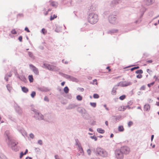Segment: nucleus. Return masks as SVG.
<instances>
[{
    "label": "nucleus",
    "instance_id": "33",
    "mask_svg": "<svg viewBox=\"0 0 159 159\" xmlns=\"http://www.w3.org/2000/svg\"><path fill=\"white\" fill-rule=\"evenodd\" d=\"M69 89L68 87L66 86L64 89V91L66 93H67L69 92Z\"/></svg>",
    "mask_w": 159,
    "mask_h": 159
},
{
    "label": "nucleus",
    "instance_id": "38",
    "mask_svg": "<svg viewBox=\"0 0 159 159\" xmlns=\"http://www.w3.org/2000/svg\"><path fill=\"white\" fill-rule=\"evenodd\" d=\"M57 17V15L54 14L53 16H50V20H54L55 18H56Z\"/></svg>",
    "mask_w": 159,
    "mask_h": 159
},
{
    "label": "nucleus",
    "instance_id": "20",
    "mask_svg": "<svg viewBox=\"0 0 159 159\" xmlns=\"http://www.w3.org/2000/svg\"><path fill=\"white\" fill-rule=\"evenodd\" d=\"M96 6L95 4H93L90 7V9L91 11H95L96 10Z\"/></svg>",
    "mask_w": 159,
    "mask_h": 159
},
{
    "label": "nucleus",
    "instance_id": "27",
    "mask_svg": "<svg viewBox=\"0 0 159 159\" xmlns=\"http://www.w3.org/2000/svg\"><path fill=\"white\" fill-rule=\"evenodd\" d=\"M21 89L22 91L25 93H27L28 92V88H26V87L25 86L22 87H21Z\"/></svg>",
    "mask_w": 159,
    "mask_h": 159
},
{
    "label": "nucleus",
    "instance_id": "23",
    "mask_svg": "<svg viewBox=\"0 0 159 159\" xmlns=\"http://www.w3.org/2000/svg\"><path fill=\"white\" fill-rule=\"evenodd\" d=\"M77 146L79 148V150L80 152L81 153H83V150L82 148V147L81 146L80 143H79V145H78Z\"/></svg>",
    "mask_w": 159,
    "mask_h": 159
},
{
    "label": "nucleus",
    "instance_id": "28",
    "mask_svg": "<svg viewBox=\"0 0 159 159\" xmlns=\"http://www.w3.org/2000/svg\"><path fill=\"white\" fill-rule=\"evenodd\" d=\"M50 4L53 7H56L58 5V3L55 2L54 1H50Z\"/></svg>",
    "mask_w": 159,
    "mask_h": 159
},
{
    "label": "nucleus",
    "instance_id": "58",
    "mask_svg": "<svg viewBox=\"0 0 159 159\" xmlns=\"http://www.w3.org/2000/svg\"><path fill=\"white\" fill-rule=\"evenodd\" d=\"M75 145L76 146H78L79 145V140L78 139H75Z\"/></svg>",
    "mask_w": 159,
    "mask_h": 159
},
{
    "label": "nucleus",
    "instance_id": "42",
    "mask_svg": "<svg viewBox=\"0 0 159 159\" xmlns=\"http://www.w3.org/2000/svg\"><path fill=\"white\" fill-rule=\"evenodd\" d=\"M14 73L15 74V76H16V77L18 78V77H19V75L17 72L16 70V69L15 70L14 72Z\"/></svg>",
    "mask_w": 159,
    "mask_h": 159
},
{
    "label": "nucleus",
    "instance_id": "5",
    "mask_svg": "<svg viewBox=\"0 0 159 159\" xmlns=\"http://www.w3.org/2000/svg\"><path fill=\"white\" fill-rule=\"evenodd\" d=\"M115 154L116 157L117 159H122L123 158V154L119 149H117L115 150Z\"/></svg>",
    "mask_w": 159,
    "mask_h": 159
},
{
    "label": "nucleus",
    "instance_id": "55",
    "mask_svg": "<svg viewBox=\"0 0 159 159\" xmlns=\"http://www.w3.org/2000/svg\"><path fill=\"white\" fill-rule=\"evenodd\" d=\"M30 137L32 139H33L34 138V135L32 133H30L29 135Z\"/></svg>",
    "mask_w": 159,
    "mask_h": 159
},
{
    "label": "nucleus",
    "instance_id": "34",
    "mask_svg": "<svg viewBox=\"0 0 159 159\" xmlns=\"http://www.w3.org/2000/svg\"><path fill=\"white\" fill-rule=\"evenodd\" d=\"M113 117H115V120L116 121H118L119 120L121 117V116H114Z\"/></svg>",
    "mask_w": 159,
    "mask_h": 159
},
{
    "label": "nucleus",
    "instance_id": "32",
    "mask_svg": "<svg viewBox=\"0 0 159 159\" xmlns=\"http://www.w3.org/2000/svg\"><path fill=\"white\" fill-rule=\"evenodd\" d=\"M70 81H72L73 82H77L78 81V79L74 77L71 76L70 78Z\"/></svg>",
    "mask_w": 159,
    "mask_h": 159
},
{
    "label": "nucleus",
    "instance_id": "49",
    "mask_svg": "<svg viewBox=\"0 0 159 159\" xmlns=\"http://www.w3.org/2000/svg\"><path fill=\"white\" fill-rule=\"evenodd\" d=\"M127 108H128L129 109L130 108V107H129V105H127L126 106H123V109H124V110H125Z\"/></svg>",
    "mask_w": 159,
    "mask_h": 159
},
{
    "label": "nucleus",
    "instance_id": "36",
    "mask_svg": "<svg viewBox=\"0 0 159 159\" xmlns=\"http://www.w3.org/2000/svg\"><path fill=\"white\" fill-rule=\"evenodd\" d=\"M135 73L137 74H141L143 73V71L141 69L135 71Z\"/></svg>",
    "mask_w": 159,
    "mask_h": 159
},
{
    "label": "nucleus",
    "instance_id": "63",
    "mask_svg": "<svg viewBox=\"0 0 159 159\" xmlns=\"http://www.w3.org/2000/svg\"><path fill=\"white\" fill-rule=\"evenodd\" d=\"M55 159H61L58 155H56L54 156Z\"/></svg>",
    "mask_w": 159,
    "mask_h": 159
},
{
    "label": "nucleus",
    "instance_id": "61",
    "mask_svg": "<svg viewBox=\"0 0 159 159\" xmlns=\"http://www.w3.org/2000/svg\"><path fill=\"white\" fill-rule=\"evenodd\" d=\"M136 77L139 79H140L142 77V75L141 74H139L137 75Z\"/></svg>",
    "mask_w": 159,
    "mask_h": 159
},
{
    "label": "nucleus",
    "instance_id": "51",
    "mask_svg": "<svg viewBox=\"0 0 159 159\" xmlns=\"http://www.w3.org/2000/svg\"><path fill=\"white\" fill-rule=\"evenodd\" d=\"M155 83L154 82H152L150 84H148V86L149 87H150L151 85H153Z\"/></svg>",
    "mask_w": 159,
    "mask_h": 159
},
{
    "label": "nucleus",
    "instance_id": "15",
    "mask_svg": "<svg viewBox=\"0 0 159 159\" xmlns=\"http://www.w3.org/2000/svg\"><path fill=\"white\" fill-rule=\"evenodd\" d=\"M18 78L20 79L21 81L24 82L26 83L27 82V80L25 78V75H20L18 77Z\"/></svg>",
    "mask_w": 159,
    "mask_h": 159
},
{
    "label": "nucleus",
    "instance_id": "14",
    "mask_svg": "<svg viewBox=\"0 0 159 159\" xmlns=\"http://www.w3.org/2000/svg\"><path fill=\"white\" fill-rule=\"evenodd\" d=\"M155 2V0H145V3L147 6L152 4Z\"/></svg>",
    "mask_w": 159,
    "mask_h": 159
},
{
    "label": "nucleus",
    "instance_id": "29",
    "mask_svg": "<svg viewBox=\"0 0 159 159\" xmlns=\"http://www.w3.org/2000/svg\"><path fill=\"white\" fill-rule=\"evenodd\" d=\"M97 131L99 133L101 134H103L105 132V130L101 128H98L97 129Z\"/></svg>",
    "mask_w": 159,
    "mask_h": 159
},
{
    "label": "nucleus",
    "instance_id": "11",
    "mask_svg": "<svg viewBox=\"0 0 159 159\" xmlns=\"http://www.w3.org/2000/svg\"><path fill=\"white\" fill-rule=\"evenodd\" d=\"M15 109L16 112L19 114H21L22 113V111L21 109L17 104H16V106L15 107Z\"/></svg>",
    "mask_w": 159,
    "mask_h": 159
},
{
    "label": "nucleus",
    "instance_id": "26",
    "mask_svg": "<svg viewBox=\"0 0 159 159\" xmlns=\"http://www.w3.org/2000/svg\"><path fill=\"white\" fill-rule=\"evenodd\" d=\"M56 28L55 29V31L57 33L61 32V28L60 27H58V25H56Z\"/></svg>",
    "mask_w": 159,
    "mask_h": 159
},
{
    "label": "nucleus",
    "instance_id": "16",
    "mask_svg": "<svg viewBox=\"0 0 159 159\" xmlns=\"http://www.w3.org/2000/svg\"><path fill=\"white\" fill-rule=\"evenodd\" d=\"M50 70L57 71H58L59 69L58 67L53 65H51V68H50Z\"/></svg>",
    "mask_w": 159,
    "mask_h": 159
},
{
    "label": "nucleus",
    "instance_id": "25",
    "mask_svg": "<svg viewBox=\"0 0 159 159\" xmlns=\"http://www.w3.org/2000/svg\"><path fill=\"white\" fill-rule=\"evenodd\" d=\"M116 86H115L112 89V90L111 91V94L113 95H115L116 94V90L117 89V88H116Z\"/></svg>",
    "mask_w": 159,
    "mask_h": 159
},
{
    "label": "nucleus",
    "instance_id": "37",
    "mask_svg": "<svg viewBox=\"0 0 159 159\" xmlns=\"http://www.w3.org/2000/svg\"><path fill=\"white\" fill-rule=\"evenodd\" d=\"M6 87L7 89L8 90V91L9 92H10V91L11 89V86L9 84H7L6 85Z\"/></svg>",
    "mask_w": 159,
    "mask_h": 159
},
{
    "label": "nucleus",
    "instance_id": "35",
    "mask_svg": "<svg viewBox=\"0 0 159 159\" xmlns=\"http://www.w3.org/2000/svg\"><path fill=\"white\" fill-rule=\"evenodd\" d=\"M76 98L78 101H81L82 100V97L80 95H78L76 96Z\"/></svg>",
    "mask_w": 159,
    "mask_h": 159
},
{
    "label": "nucleus",
    "instance_id": "6",
    "mask_svg": "<svg viewBox=\"0 0 159 159\" xmlns=\"http://www.w3.org/2000/svg\"><path fill=\"white\" fill-rule=\"evenodd\" d=\"M132 84V83L130 81H121L120 82L117 86H120L121 87H126Z\"/></svg>",
    "mask_w": 159,
    "mask_h": 159
},
{
    "label": "nucleus",
    "instance_id": "2",
    "mask_svg": "<svg viewBox=\"0 0 159 159\" xmlns=\"http://www.w3.org/2000/svg\"><path fill=\"white\" fill-rule=\"evenodd\" d=\"M98 14L94 13H89L88 16V22L92 24L96 23L98 21Z\"/></svg>",
    "mask_w": 159,
    "mask_h": 159
},
{
    "label": "nucleus",
    "instance_id": "64",
    "mask_svg": "<svg viewBox=\"0 0 159 159\" xmlns=\"http://www.w3.org/2000/svg\"><path fill=\"white\" fill-rule=\"evenodd\" d=\"M18 40L20 42H22V37L21 36H20L18 38Z\"/></svg>",
    "mask_w": 159,
    "mask_h": 159
},
{
    "label": "nucleus",
    "instance_id": "4",
    "mask_svg": "<svg viewBox=\"0 0 159 159\" xmlns=\"http://www.w3.org/2000/svg\"><path fill=\"white\" fill-rule=\"evenodd\" d=\"M109 22L112 24H115L117 23L116 16L115 15H110L108 18Z\"/></svg>",
    "mask_w": 159,
    "mask_h": 159
},
{
    "label": "nucleus",
    "instance_id": "12",
    "mask_svg": "<svg viewBox=\"0 0 159 159\" xmlns=\"http://www.w3.org/2000/svg\"><path fill=\"white\" fill-rule=\"evenodd\" d=\"M18 131L22 134L23 136L25 137V136L27 134V133L25 130L23 128H18Z\"/></svg>",
    "mask_w": 159,
    "mask_h": 159
},
{
    "label": "nucleus",
    "instance_id": "41",
    "mask_svg": "<svg viewBox=\"0 0 159 159\" xmlns=\"http://www.w3.org/2000/svg\"><path fill=\"white\" fill-rule=\"evenodd\" d=\"M126 97V96L125 95H123L119 97V98L121 100H123Z\"/></svg>",
    "mask_w": 159,
    "mask_h": 159
},
{
    "label": "nucleus",
    "instance_id": "40",
    "mask_svg": "<svg viewBox=\"0 0 159 159\" xmlns=\"http://www.w3.org/2000/svg\"><path fill=\"white\" fill-rule=\"evenodd\" d=\"M90 104L92 107H95L96 106V102H91L90 103Z\"/></svg>",
    "mask_w": 159,
    "mask_h": 159
},
{
    "label": "nucleus",
    "instance_id": "9",
    "mask_svg": "<svg viewBox=\"0 0 159 159\" xmlns=\"http://www.w3.org/2000/svg\"><path fill=\"white\" fill-rule=\"evenodd\" d=\"M120 150L122 153L124 154H127L129 153V149L127 146H124L121 148L120 149H119Z\"/></svg>",
    "mask_w": 159,
    "mask_h": 159
},
{
    "label": "nucleus",
    "instance_id": "43",
    "mask_svg": "<svg viewBox=\"0 0 159 159\" xmlns=\"http://www.w3.org/2000/svg\"><path fill=\"white\" fill-rule=\"evenodd\" d=\"M30 95L32 98H34L36 95V92L35 91L32 92Z\"/></svg>",
    "mask_w": 159,
    "mask_h": 159
},
{
    "label": "nucleus",
    "instance_id": "30",
    "mask_svg": "<svg viewBox=\"0 0 159 159\" xmlns=\"http://www.w3.org/2000/svg\"><path fill=\"white\" fill-rule=\"evenodd\" d=\"M28 79L30 83H32L33 82V77L32 75H29L28 76Z\"/></svg>",
    "mask_w": 159,
    "mask_h": 159
},
{
    "label": "nucleus",
    "instance_id": "50",
    "mask_svg": "<svg viewBox=\"0 0 159 159\" xmlns=\"http://www.w3.org/2000/svg\"><path fill=\"white\" fill-rule=\"evenodd\" d=\"M66 98L69 99H71L72 98V96L70 94H68L66 96Z\"/></svg>",
    "mask_w": 159,
    "mask_h": 159
},
{
    "label": "nucleus",
    "instance_id": "1",
    "mask_svg": "<svg viewBox=\"0 0 159 159\" xmlns=\"http://www.w3.org/2000/svg\"><path fill=\"white\" fill-rule=\"evenodd\" d=\"M7 134V138L6 139L7 142V144L8 145H10L12 150L15 152L18 151V148L16 146L18 143V142H16L15 140L12 139L9 135L7 134V132H6Z\"/></svg>",
    "mask_w": 159,
    "mask_h": 159
},
{
    "label": "nucleus",
    "instance_id": "7",
    "mask_svg": "<svg viewBox=\"0 0 159 159\" xmlns=\"http://www.w3.org/2000/svg\"><path fill=\"white\" fill-rule=\"evenodd\" d=\"M34 117L36 120H41L44 119L43 116L39 112L34 114Z\"/></svg>",
    "mask_w": 159,
    "mask_h": 159
},
{
    "label": "nucleus",
    "instance_id": "52",
    "mask_svg": "<svg viewBox=\"0 0 159 159\" xmlns=\"http://www.w3.org/2000/svg\"><path fill=\"white\" fill-rule=\"evenodd\" d=\"M133 124V123L132 121H129L128 123V126L130 127Z\"/></svg>",
    "mask_w": 159,
    "mask_h": 159
},
{
    "label": "nucleus",
    "instance_id": "19",
    "mask_svg": "<svg viewBox=\"0 0 159 159\" xmlns=\"http://www.w3.org/2000/svg\"><path fill=\"white\" fill-rule=\"evenodd\" d=\"M51 65L48 63H45L43 64V67L50 70Z\"/></svg>",
    "mask_w": 159,
    "mask_h": 159
},
{
    "label": "nucleus",
    "instance_id": "54",
    "mask_svg": "<svg viewBox=\"0 0 159 159\" xmlns=\"http://www.w3.org/2000/svg\"><path fill=\"white\" fill-rule=\"evenodd\" d=\"M8 76H7V74L5 75V77H4V79L7 81L8 80Z\"/></svg>",
    "mask_w": 159,
    "mask_h": 159
},
{
    "label": "nucleus",
    "instance_id": "46",
    "mask_svg": "<svg viewBox=\"0 0 159 159\" xmlns=\"http://www.w3.org/2000/svg\"><path fill=\"white\" fill-rule=\"evenodd\" d=\"M90 138L92 139H94L95 141L97 140V138L94 135H93V136H90Z\"/></svg>",
    "mask_w": 159,
    "mask_h": 159
},
{
    "label": "nucleus",
    "instance_id": "57",
    "mask_svg": "<svg viewBox=\"0 0 159 159\" xmlns=\"http://www.w3.org/2000/svg\"><path fill=\"white\" fill-rule=\"evenodd\" d=\"M118 110L119 111H124V109H123V107H122V106H121L119 108H118Z\"/></svg>",
    "mask_w": 159,
    "mask_h": 159
},
{
    "label": "nucleus",
    "instance_id": "31",
    "mask_svg": "<svg viewBox=\"0 0 159 159\" xmlns=\"http://www.w3.org/2000/svg\"><path fill=\"white\" fill-rule=\"evenodd\" d=\"M118 130L120 132H123L124 130L123 126L122 125L119 126L118 127Z\"/></svg>",
    "mask_w": 159,
    "mask_h": 159
},
{
    "label": "nucleus",
    "instance_id": "18",
    "mask_svg": "<svg viewBox=\"0 0 159 159\" xmlns=\"http://www.w3.org/2000/svg\"><path fill=\"white\" fill-rule=\"evenodd\" d=\"M78 111L79 112L81 113L82 115L85 114L87 116L88 115V114L86 112V110L84 109H81L79 111Z\"/></svg>",
    "mask_w": 159,
    "mask_h": 159
},
{
    "label": "nucleus",
    "instance_id": "8",
    "mask_svg": "<svg viewBox=\"0 0 159 159\" xmlns=\"http://www.w3.org/2000/svg\"><path fill=\"white\" fill-rule=\"evenodd\" d=\"M29 66L30 69L32 70L34 73L36 75H39V71L37 68L32 64H30Z\"/></svg>",
    "mask_w": 159,
    "mask_h": 159
},
{
    "label": "nucleus",
    "instance_id": "59",
    "mask_svg": "<svg viewBox=\"0 0 159 159\" xmlns=\"http://www.w3.org/2000/svg\"><path fill=\"white\" fill-rule=\"evenodd\" d=\"M145 89V86L144 85H143L141 87L140 89V90H144Z\"/></svg>",
    "mask_w": 159,
    "mask_h": 159
},
{
    "label": "nucleus",
    "instance_id": "44",
    "mask_svg": "<svg viewBox=\"0 0 159 159\" xmlns=\"http://www.w3.org/2000/svg\"><path fill=\"white\" fill-rule=\"evenodd\" d=\"M93 97L94 98H98L99 97V95L96 93H95L93 95Z\"/></svg>",
    "mask_w": 159,
    "mask_h": 159
},
{
    "label": "nucleus",
    "instance_id": "10",
    "mask_svg": "<svg viewBox=\"0 0 159 159\" xmlns=\"http://www.w3.org/2000/svg\"><path fill=\"white\" fill-rule=\"evenodd\" d=\"M37 89L39 90L44 92H47L50 90V89L44 86L39 87Z\"/></svg>",
    "mask_w": 159,
    "mask_h": 159
},
{
    "label": "nucleus",
    "instance_id": "13",
    "mask_svg": "<svg viewBox=\"0 0 159 159\" xmlns=\"http://www.w3.org/2000/svg\"><path fill=\"white\" fill-rule=\"evenodd\" d=\"M77 107V105L75 104H69L68 106L67 107L66 109L70 110L72 109L75 108Z\"/></svg>",
    "mask_w": 159,
    "mask_h": 159
},
{
    "label": "nucleus",
    "instance_id": "56",
    "mask_svg": "<svg viewBox=\"0 0 159 159\" xmlns=\"http://www.w3.org/2000/svg\"><path fill=\"white\" fill-rule=\"evenodd\" d=\"M24 155H25L24 153L23 152H21L20 154V158H21Z\"/></svg>",
    "mask_w": 159,
    "mask_h": 159
},
{
    "label": "nucleus",
    "instance_id": "17",
    "mask_svg": "<svg viewBox=\"0 0 159 159\" xmlns=\"http://www.w3.org/2000/svg\"><path fill=\"white\" fill-rule=\"evenodd\" d=\"M118 31V30L117 29H113L109 30L107 33L108 34H112L117 33Z\"/></svg>",
    "mask_w": 159,
    "mask_h": 159
},
{
    "label": "nucleus",
    "instance_id": "45",
    "mask_svg": "<svg viewBox=\"0 0 159 159\" xmlns=\"http://www.w3.org/2000/svg\"><path fill=\"white\" fill-rule=\"evenodd\" d=\"M11 33L13 34H17V32L15 29L12 30L11 31Z\"/></svg>",
    "mask_w": 159,
    "mask_h": 159
},
{
    "label": "nucleus",
    "instance_id": "39",
    "mask_svg": "<svg viewBox=\"0 0 159 159\" xmlns=\"http://www.w3.org/2000/svg\"><path fill=\"white\" fill-rule=\"evenodd\" d=\"M31 110L34 112V114H36V113H38L39 112L38 110L35 109L33 108H32Z\"/></svg>",
    "mask_w": 159,
    "mask_h": 159
},
{
    "label": "nucleus",
    "instance_id": "24",
    "mask_svg": "<svg viewBox=\"0 0 159 159\" xmlns=\"http://www.w3.org/2000/svg\"><path fill=\"white\" fill-rule=\"evenodd\" d=\"M62 76H63L64 78H65L66 79H68V80H70L71 76L63 73H62Z\"/></svg>",
    "mask_w": 159,
    "mask_h": 159
},
{
    "label": "nucleus",
    "instance_id": "48",
    "mask_svg": "<svg viewBox=\"0 0 159 159\" xmlns=\"http://www.w3.org/2000/svg\"><path fill=\"white\" fill-rule=\"evenodd\" d=\"M24 15L22 13L19 14L17 15V17L18 18H20L21 17H23Z\"/></svg>",
    "mask_w": 159,
    "mask_h": 159
},
{
    "label": "nucleus",
    "instance_id": "53",
    "mask_svg": "<svg viewBox=\"0 0 159 159\" xmlns=\"http://www.w3.org/2000/svg\"><path fill=\"white\" fill-rule=\"evenodd\" d=\"M44 100L45 101H47V102H49V100L48 98V97L46 96H45L44 98Z\"/></svg>",
    "mask_w": 159,
    "mask_h": 159
},
{
    "label": "nucleus",
    "instance_id": "21",
    "mask_svg": "<svg viewBox=\"0 0 159 159\" xmlns=\"http://www.w3.org/2000/svg\"><path fill=\"white\" fill-rule=\"evenodd\" d=\"M150 105L148 104H146L144 106V109L147 111H148L150 109Z\"/></svg>",
    "mask_w": 159,
    "mask_h": 159
},
{
    "label": "nucleus",
    "instance_id": "22",
    "mask_svg": "<svg viewBox=\"0 0 159 159\" xmlns=\"http://www.w3.org/2000/svg\"><path fill=\"white\" fill-rule=\"evenodd\" d=\"M120 0H113L111 2V4L113 6L116 5L119 3Z\"/></svg>",
    "mask_w": 159,
    "mask_h": 159
},
{
    "label": "nucleus",
    "instance_id": "62",
    "mask_svg": "<svg viewBox=\"0 0 159 159\" xmlns=\"http://www.w3.org/2000/svg\"><path fill=\"white\" fill-rule=\"evenodd\" d=\"M38 144L40 145H42L43 144V142L41 140H39L38 141Z\"/></svg>",
    "mask_w": 159,
    "mask_h": 159
},
{
    "label": "nucleus",
    "instance_id": "3",
    "mask_svg": "<svg viewBox=\"0 0 159 159\" xmlns=\"http://www.w3.org/2000/svg\"><path fill=\"white\" fill-rule=\"evenodd\" d=\"M96 152L98 155L103 157H105L107 156V152L104 149L100 148L98 147L96 149Z\"/></svg>",
    "mask_w": 159,
    "mask_h": 159
},
{
    "label": "nucleus",
    "instance_id": "47",
    "mask_svg": "<svg viewBox=\"0 0 159 159\" xmlns=\"http://www.w3.org/2000/svg\"><path fill=\"white\" fill-rule=\"evenodd\" d=\"M28 54L29 55V56L30 57L32 58L33 56V53L30 52H28Z\"/></svg>",
    "mask_w": 159,
    "mask_h": 159
},
{
    "label": "nucleus",
    "instance_id": "60",
    "mask_svg": "<svg viewBox=\"0 0 159 159\" xmlns=\"http://www.w3.org/2000/svg\"><path fill=\"white\" fill-rule=\"evenodd\" d=\"M83 116V118L85 119H87L89 117V115L87 116H86V115L85 114H83V115H82Z\"/></svg>",
    "mask_w": 159,
    "mask_h": 159
}]
</instances>
